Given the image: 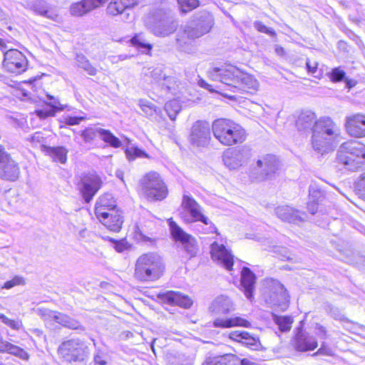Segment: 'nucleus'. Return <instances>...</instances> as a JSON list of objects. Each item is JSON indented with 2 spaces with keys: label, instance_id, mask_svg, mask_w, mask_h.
I'll return each instance as SVG.
<instances>
[{
  "label": "nucleus",
  "instance_id": "nucleus-51",
  "mask_svg": "<svg viewBox=\"0 0 365 365\" xmlns=\"http://www.w3.org/2000/svg\"><path fill=\"white\" fill-rule=\"evenodd\" d=\"M346 73L340 68H334L329 73V78L333 82H340L345 79Z\"/></svg>",
  "mask_w": 365,
  "mask_h": 365
},
{
  "label": "nucleus",
  "instance_id": "nucleus-64",
  "mask_svg": "<svg viewBox=\"0 0 365 365\" xmlns=\"http://www.w3.org/2000/svg\"><path fill=\"white\" fill-rule=\"evenodd\" d=\"M306 66L309 73H314L317 71L318 63L317 62L312 63L309 59H307Z\"/></svg>",
  "mask_w": 365,
  "mask_h": 365
},
{
  "label": "nucleus",
  "instance_id": "nucleus-60",
  "mask_svg": "<svg viewBox=\"0 0 365 365\" xmlns=\"http://www.w3.org/2000/svg\"><path fill=\"white\" fill-rule=\"evenodd\" d=\"M84 119L83 117L67 116L65 118V123L69 125H78Z\"/></svg>",
  "mask_w": 365,
  "mask_h": 365
},
{
  "label": "nucleus",
  "instance_id": "nucleus-21",
  "mask_svg": "<svg viewBox=\"0 0 365 365\" xmlns=\"http://www.w3.org/2000/svg\"><path fill=\"white\" fill-rule=\"evenodd\" d=\"M345 128L351 136L365 137V115L356 113L346 118Z\"/></svg>",
  "mask_w": 365,
  "mask_h": 365
},
{
  "label": "nucleus",
  "instance_id": "nucleus-29",
  "mask_svg": "<svg viewBox=\"0 0 365 365\" xmlns=\"http://www.w3.org/2000/svg\"><path fill=\"white\" fill-rule=\"evenodd\" d=\"M255 274L248 267H243L241 271V285L246 297L251 300L255 284Z\"/></svg>",
  "mask_w": 365,
  "mask_h": 365
},
{
  "label": "nucleus",
  "instance_id": "nucleus-33",
  "mask_svg": "<svg viewBox=\"0 0 365 365\" xmlns=\"http://www.w3.org/2000/svg\"><path fill=\"white\" fill-rule=\"evenodd\" d=\"M33 10L38 14L51 20L58 21L59 16L56 11L51 8L43 0H35L32 6Z\"/></svg>",
  "mask_w": 365,
  "mask_h": 365
},
{
  "label": "nucleus",
  "instance_id": "nucleus-32",
  "mask_svg": "<svg viewBox=\"0 0 365 365\" xmlns=\"http://www.w3.org/2000/svg\"><path fill=\"white\" fill-rule=\"evenodd\" d=\"M230 338L234 341L240 342L252 349H257L259 344V339L251 335L247 331H232L230 334Z\"/></svg>",
  "mask_w": 365,
  "mask_h": 365
},
{
  "label": "nucleus",
  "instance_id": "nucleus-46",
  "mask_svg": "<svg viewBox=\"0 0 365 365\" xmlns=\"http://www.w3.org/2000/svg\"><path fill=\"white\" fill-rule=\"evenodd\" d=\"M181 11L187 13L199 6L198 0H177Z\"/></svg>",
  "mask_w": 365,
  "mask_h": 365
},
{
  "label": "nucleus",
  "instance_id": "nucleus-36",
  "mask_svg": "<svg viewBox=\"0 0 365 365\" xmlns=\"http://www.w3.org/2000/svg\"><path fill=\"white\" fill-rule=\"evenodd\" d=\"M45 150L53 161L65 163L67 160L68 150L63 146L46 147Z\"/></svg>",
  "mask_w": 365,
  "mask_h": 365
},
{
  "label": "nucleus",
  "instance_id": "nucleus-47",
  "mask_svg": "<svg viewBox=\"0 0 365 365\" xmlns=\"http://www.w3.org/2000/svg\"><path fill=\"white\" fill-rule=\"evenodd\" d=\"M36 313L38 316H40L44 320H53L55 321L56 317L57 316L58 312L52 311L51 309L46 308H38L36 309Z\"/></svg>",
  "mask_w": 365,
  "mask_h": 365
},
{
  "label": "nucleus",
  "instance_id": "nucleus-59",
  "mask_svg": "<svg viewBox=\"0 0 365 365\" xmlns=\"http://www.w3.org/2000/svg\"><path fill=\"white\" fill-rule=\"evenodd\" d=\"M131 42L133 45L137 46L140 48H148V50H150L152 48V46L150 43H146L143 42L140 40V38L139 36H135L133 37L131 39Z\"/></svg>",
  "mask_w": 365,
  "mask_h": 365
},
{
  "label": "nucleus",
  "instance_id": "nucleus-7",
  "mask_svg": "<svg viewBox=\"0 0 365 365\" xmlns=\"http://www.w3.org/2000/svg\"><path fill=\"white\" fill-rule=\"evenodd\" d=\"M88 348L84 341L79 339L64 341L58 348V354L63 361L83 363L88 356Z\"/></svg>",
  "mask_w": 365,
  "mask_h": 365
},
{
  "label": "nucleus",
  "instance_id": "nucleus-42",
  "mask_svg": "<svg viewBox=\"0 0 365 365\" xmlns=\"http://www.w3.org/2000/svg\"><path fill=\"white\" fill-rule=\"evenodd\" d=\"M165 110L169 118L174 120L181 110V106L178 100L173 99L165 103Z\"/></svg>",
  "mask_w": 365,
  "mask_h": 365
},
{
  "label": "nucleus",
  "instance_id": "nucleus-35",
  "mask_svg": "<svg viewBox=\"0 0 365 365\" xmlns=\"http://www.w3.org/2000/svg\"><path fill=\"white\" fill-rule=\"evenodd\" d=\"M236 361L234 355L225 354L207 357L202 365H236Z\"/></svg>",
  "mask_w": 365,
  "mask_h": 365
},
{
  "label": "nucleus",
  "instance_id": "nucleus-4",
  "mask_svg": "<svg viewBox=\"0 0 365 365\" xmlns=\"http://www.w3.org/2000/svg\"><path fill=\"white\" fill-rule=\"evenodd\" d=\"M163 269L162 258L155 252H149L138 257L134 274L140 281H155L161 277Z\"/></svg>",
  "mask_w": 365,
  "mask_h": 365
},
{
  "label": "nucleus",
  "instance_id": "nucleus-34",
  "mask_svg": "<svg viewBox=\"0 0 365 365\" xmlns=\"http://www.w3.org/2000/svg\"><path fill=\"white\" fill-rule=\"evenodd\" d=\"M0 352H7L24 360H27L29 357V354L25 350L6 341L0 342Z\"/></svg>",
  "mask_w": 365,
  "mask_h": 365
},
{
  "label": "nucleus",
  "instance_id": "nucleus-11",
  "mask_svg": "<svg viewBox=\"0 0 365 365\" xmlns=\"http://www.w3.org/2000/svg\"><path fill=\"white\" fill-rule=\"evenodd\" d=\"M208 77L215 81L220 82L230 91L234 92V86L238 83L241 70L237 67L229 65L222 68H213L207 71Z\"/></svg>",
  "mask_w": 365,
  "mask_h": 365
},
{
  "label": "nucleus",
  "instance_id": "nucleus-40",
  "mask_svg": "<svg viewBox=\"0 0 365 365\" xmlns=\"http://www.w3.org/2000/svg\"><path fill=\"white\" fill-rule=\"evenodd\" d=\"M100 137L105 143L113 148H120L122 145L121 141L115 137L110 130L101 128Z\"/></svg>",
  "mask_w": 365,
  "mask_h": 365
},
{
  "label": "nucleus",
  "instance_id": "nucleus-58",
  "mask_svg": "<svg viewBox=\"0 0 365 365\" xmlns=\"http://www.w3.org/2000/svg\"><path fill=\"white\" fill-rule=\"evenodd\" d=\"M314 355H326V356H332L333 351L331 348L326 345L324 342L322 344L321 347L318 349V351L314 354Z\"/></svg>",
  "mask_w": 365,
  "mask_h": 365
},
{
  "label": "nucleus",
  "instance_id": "nucleus-61",
  "mask_svg": "<svg viewBox=\"0 0 365 365\" xmlns=\"http://www.w3.org/2000/svg\"><path fill=\"white\" fill-rule=\"evenodd\" d=\"M316 334L320 339H325L327 338L326 329L323 326L318 324L316 325Z\"/></svg>",
  "mask_w": 365,
  "mask_h": 365
},
{
  "label": "nucleus",
  "instance_id": "nucleus-3",
  "mask_svg": "<svg viewBox=\"0 0 365 365\" xmlns=\"http://www.w3.org/2000/svg\"><path fill=\"white\" fill-rule=\"evenodd\" d=\"M213 135L224 145H232L245 140V130L234 121L219 118L212 123Z\"/></svg>",
  "mask_w": 365,
  "mask_h": 365
},
{
  "label": "nucleus",
  "instance_id": "nucleus-63",
  "mask_svg": "<svg viewBox=\"0 0 365 365\" xmlns=\"http://www.w3.org/2000/svg\"><path fill=\"white\" fill-rule=\"evenodd\" d=\"M95 365H106L107 361L102 353H98L94 356Z\"/></svg>",
  "mask_w": 365,
  "mask_h": 365
},
{
  "label": "nucleus",
  "instance_id": "nucleus-43",
  "mask_svg": "<svg viewBox=\"0 0 365 365\" xmlns=\"http://www.w3.org/2000/svg\"><path fill=\"white\" fill-rule=\"evenodd\" d=\"M100 130L101 128L88 127L81 131V136L86 143H89L96 139L97 135H100Z\"/></svg>",
  "mask_w": 365,
  "mask_h": 365
},
{
  "label": "nucleus",
  "instance_id": "nucleus-53",
  "mask_svg": "<svg viewBox=\"0 0 365 365\" xmlns=\"http://www.w3.org/2000/svg\"><path fill=\"white\" fill-rule=\"evenodd\" d=\"M48 99L51 100V101L50 103H48V105L52 108L51 110H55V113L57 111H61L63 110L66 106L61 104L58 99H56L53 96L47 94Z\"/></svg>",
  "mask_w": 365,
  "mask_h": 365
},
{
  "label": "nucleus",
  "instance_id": "nucleus-20",
  "mask_svg": "<svg viewBox=\"0 0 365 365\" xmlns=\"http://www.w3.org/2000/svg\"><path fill=\"white\" fill-rule=\"evenodd\" d=\"M214 24L212 15L206 11H200L195 16V19L189 26H193V30L199 38L208 33Z\"/></svg>",
  "mask_w": 365,
  "mask_h": 365
},
{
  "label": "nucleus",
  "instance_id": "nucleus-56",
  "mask_svg": "<svg viewBox=\"0 0 365 365\" xmlns=\"http://www.w3.org/2000/svg\"><path fill=\"white\" fill-rule=\"evenodd\" d=\"M198 85L205 88V89H207L209 91L212 92V93H214V92H216V93H220L222 96H225V97H227L229 98H232V96H230L229 94L227 93H221L220 91H216L215 89H212V86L210 85L209 83H207L205 80L203 79H200L199 81H198Z\"/></svg>",
  "mask_w": 365,
  "mask_h": 365
},
{
  "label": "nucleus",
  "instance_id": "nucleus-17",
  "mask_svg": "<svg viewBox=\"0 0 365 365\" xmlns=\"http://www.w3.org/2000/svg\"><path fill=\"white\" fill-rule=\"evenodd\" d=\"M210 254L212 259L222 265L227 270L232 269L234 257L224 245L214 242L211 245Z\"/></svg>",
  "mask_w": 365,
  "mask_h": 365
},
{
  "label": "nucleus",
  "instance_id": "nucleus-57",
  "mask_svg": "<svg viewBox=\"0 0 365 365\" xmlns=\"http://www.w3.org/2000/svg\"><path fill=\"white\" fill-rule=\"evenodd\" d=\"M357 187L360 197L365 200V173L361 175Z\"/></svg>",
  "mask_w": 365,
  "mask_h": 365
},
{
  "label": "nucleus",
  "instance_id": "nucleus-15",
  "mask_svg": "<svg viewBox=\"0 0 365 365\" xmlns=\"http://www.w3.org/2000/svg\"><path fill=\"white\" fill-rule=\"evenodd\" d=\"M20 171L18 164L5 151L0 145V178L8 181H15L19 177Z\"/></svg>",
  "mask_w": 365,
  "mask_h": 365
},
{
  "label": "nucleus",
  "instance_id": "nucleus-23",
  "mask_svg": "<svg viewBox=\"0 0 365 365\" xmlns=\"http://www.w3.org/2000/svg\"><path fill=\"white\" fill-rule=\"evenodd\" d=\"M182 205L190 213L192 221L202 222L205 225L211 223L208 217L202 213L200 205L191 196L184 195Z\"/></svg>",
  "mask_w": 365,
  "mask_h": 365
},
{
  "label": "nucleus",
  "instance_id": "nucleus-48",
  "mask_svg": "<svg viewBox=\"0 0 365 365\" xmlns=\"http://www.w3.org/2000/svg\"><path fill=\"white\" fill-rule=\"evenodd\" d=\"M323 198V192L315 185H310L309 200L320 202L322 201Z\"/></svg>",
  "mask_w": 365,
  "mask_h": 365
},
{
  "label": "nucleus",
  "instance_id": "nucleus-8",
  "mask_svg": "<svg viewBox=\"0 0 365 365\" xmlns=\"http://www.w3.org/2000/svg\"><path fill=\"white\" fill-rule=\"evenodd\" d=\"M140 185L149 200H162L168 195L167 187L157 172H150L140 180Z\"/></svg>",
  "mask_w": 365,
  "mask_h": 365
},
{
  "label": "nucleus",
  "instance_id": "nucleus-25",
  "mask_svg": "<svg viewBox=\"0 0 365 365\" xmlns=\"http://www.w3.org/2000/svg\"><path fill=\"white\" fill-rule=\"evenodd\" d=\"M158 298L163 302L170 304H177L184 308H190L192 304V299L178 292L168 291L158 294Z\"/></svg>",
  "mask_w": 365,
  "mask_h": 365
},
{
  "label": "nucleus",
  "instance_id": "nucleus-30",
  "mask_svg": "<svg viewBox=\"0 0 365 365\" xmlns=\"http://www.w3.org/2000/svg\"><path fill=\"white\" fill-rule=\"evenodd\" d=\"M137 4V0H111L107 6L106 14L111 16H118Z\"/></svg>",
  "mask_w": 365,
  "mask_h": 365
},
{
  "label": "nucleus",
  "instance_id": "nucleus-45",
  "mask_svg": "<svg viewBox=\"0 0 365 365\" xmlns=\"http://www.w3.org/2000/svg\"><path fill=\"white\" fill-rule=\"evenodd\" d=\"M126 157L129 160H133L135 158H149L148 155L143 150L132 147L125 150Z\"/></svg>",
  "mask_w": 365,
  "mask_h": 365
},
{
  "label": "nucleus",
  "instance_id": "nucleus-50",
  "mask_svg": "<svg viewBox=\"0 0 365 365\" xmlns=\"http://www.w3.org/2000/svg\"><path fill=\"white\" fill-rule=\"evenodd\" d=\"M0 319L4 324L9 326L14 330H19L22 327V323L21 321L11 319L4 314H0Z\"/></svg>",
  "mask_w": 365,
  "mask_h": 365
},
{
  "label": "nucleus",
  "instance_id": "nucleus-31",
  "mask_svg": "<svg viewBox=\"0 0 365 365\" xmlns=\"http://www.w3.org/2000/svg\"><path fill=\"white\" fill-rule=\"evenodd\" d=\"M317 122L318 120H317L315 113L311 110H305L299 115L296 126L299 130H312L313 131Z\"/></svg>",
  "mask_w": 365,
  "mask_h": 365
},
{
  "label": "nucleus",
  "instance_id": "nucleus-1",
  "mask_svg": "<svg viewBox=\"0 0 365 365\" xmlns=\"http://www.w3.org/2000/svg\"><path fill=\"white\" fill-rule=\"evenodd\" d=\"M235 309V304L231 298L224 294L217 296L209 306V312L213 317L212 327L222 329L235 327H250L251 323L248 320L232 314Z\"/></svg>",
  "mask_w": 365,
  "mask_h": 365
},
{
  "label": "nucleus",
  "instance_id": "nucleus-39",
  "mask_svg": "<svg viewBox=\"0 0 365 365\" xmlns=\"http://www.w3.org/2000/svg\"><path fill=\"white\" fill-rule=\"evenodd\" d=\"M76 66L85 71L90 76H95L97 73V69L92 66L87 58L83 54H77L76 57Z\"/></svg>",
  "mask_w": 365,
  "mask_h": 365
},
{
  "label": "nucleus",
  "instance_id": "nucleus-26",
  "mask_svg": "<svg viewBox=\"0 0 365 365\" xmlns=\"http://www.w3.org/2000/svg\"><path fill=\"white\" fill-rule=\"evenodd\" d=\"M107 1L108 0H81L71 5L70 12L73 16H82L101 6Z\"/></svg>",
  "mask_w": 365,
  "mask_h": 365
},
{
  "label": "nucleus",
  "instance_id": "nucleus-5",
  "mask_svg": "<svg viewBox=\"0 0 365 365\" xmlns=\"http://www.w3.org/2000/svg\"><path fill=\"white\" fill-rule=\"evenodd\" d=\"M337 160L346 169L356 170L365 165V145L357 141L342 143L337 152Z\"/></svg>",
  "mask_w": 365,
  "mask_h": 365
},
{
  "label": "nucleus",
  "instance_id": "nucleus-41",
  "mask_svg": "<svg viewBox=\"0 0 365 365\" xmlns=\"http://www.w3.org/2000/svg\"><path fill=\"white\" fill-rule=\"evenodd\" d=\"M272 318L276 324L278 325L279 329L282 332H286L290 330L293 320L290 317L272 315Z\"/></svg>",
  "mask_w": 365,
  "mask_h": 365
},
{
  "label": "nucleus",
  "instance_id": "nucleus-13",
  "mask_svg": "<svg viewBox=\"0 0 365 365\" xmlns=\"http://www.w3.org/2000/svg\"><path fill=\"white\" fill-rule=\"evenodd\" d=\"M278 170L279 161L277 158L273 155H266L257 160L255 168L256 173L252 174V178L257 181L271 179Z\"/></svg>",
  "mask_w": 365,
  "mask_h": 365
},
{
  "label": "nucleus",
  "instance_id": "nucleus-9",
  "mask_svg": "<svg viewBox=\"0 0 365 365\" xmlns=\"http://www.w3.org/2000/svg\"><path fill=\"white\" fill-rule=\"evenodd\" d=\"M146 27L156 36L165 37L173 34L177 24L158 11L149 14L145 20Z\"/></svg>",
  "mask_w": 365,
  "mask_h": 365
},
{
  "label": "nucleus",
  "instance_id": "nucleus-27",
  "mask_svg": "<svg viewBox=\"0 0 365 365\" xmlns=\"http://www.w3.org/2000/svg\"><path fill=\"white\" fill-rule=\"evenodd\" d=\"M197 35L194 30L193 26H186L184 29L179 31L177 35L176 43L179 48L185 52H190L193 47V41L199 38L195 36Z\"/></svg>",
  "mask_w": 365,
  "mask_h": 365
},
{
  "label": "nucleus",
  "instance_id": "nucleus-44",
  "mask_svg": "<svg viewBox=\"0 0 365 365\" xmlns=\"http://www.w3.org/2000/svg\"><path fill=\"white\" fill-rule=\"evenodd\" d=\"M138 105L140 106L144 115L147 117L152 116L157 112V107L146 99H140Z\"/></svg>",
  "mask_w": 365,
  "mask_h": 365
},
{
  "label": "nucleus",
  "instance_id": "nucleus-28",
  "mask_svg": "<svg viewBox=\"0 0 365 365\" xmlns=\"http://www.w3.org/2000/svg\"><path fill=\"white\" fill-rule=\"evenodd\" d=\"M293 345L299 351H307L316 349L318 344L314 336L299 330L295 335Z\"/></svg>",
  "mask_w": 365,
  "mask_h": 365
},
{
  "label": "nucleus",
  "instance_id": "nucleus-62",
  "mask_svg": "<svg viewBox=\"0 0 365 365\" xmlns=\"http://www.w3.org/2000/svg\"><path fill=\"white\" fill-rule=\"evenodd\" d=\"M319 204V202L309 200V202H307V209L312 215H314L317 212Z\"/></svg>",
  "mask_w": 365,
  "mask_h": 365
},
{
  "label": "nucleus",
  "instance_id": "nucleus-55",
  "mask_svg": "<svg viewBox=\"0 0 365 365\" xmlns=\"http://www.w3.org/2000/svg\"><path fill=\"white\" fill-rule=\"evenodd\" d=\"M24 284V280L23 277H19V276H15L11 280L6 281L4 284L2 288L9 289L15 286Z\"/></svg>",
  "mask_w": 365,
  "mask_h": 365
},
{
  "label": "nucleus",
  "instance_id": "nucleus-14",
  "mask_svg": "<svg viewBox=\"0 0 365 365\" xmlns=\"http://www.w3.org/2000/svg\"><path fill=\"white\" fill-rule=\"evenodd\" d=\"M211 140L210 125L206 120L195 121L190 129V142L193 146L205 147Z\"/></svg>",
  "mask_w": 365,
  "mask_h": 365
},
{
  "label": "nucleus",
  "instance_id": "nucleus-6",
  "mask_svg": "<svg viewBox=\"0 0 365 365\" xmlns=\"http://www.w3.org/2000/svg\"><path fill=\"white\" fill-rule=\"evenodd\" d=\"M115 207V200L109 193L101 195L96 202V215L107 228H121L123 220L120 215L114 210Z\"/></svg>",
  "mask_w": 365,
  "mask_h": 365
},
{
  "label": "nucleus",
  "instance_id": "nucleus-22",
  "mask_svg": "<svg viewBox=\"0 0 365 365\" xmlns=\"http://www.w3.org/2000/svg\"><path fill=\"white\" fill-rule=\"evenodd\" d=\"M275 213L281 220L297 224L307 219L305 212L294 209L289 205H280L275 209Z\"/></svg>",
  "mask_w": 365,
  "mask_h": 365
},
{
  "label": "nucleus",
  "instance_id": "nucleus-37",
  "mask_svg": "<svg viewBox=\"0 0 365 365\" xmlns=\"http://www.w3.org/2000/svg\"><path fill=\"white\" fill-rule=\"evenodd\" d=\"M180 85V82L175 76H166L160 86L166 92L172 95H176L179 91Z\"/></svg>",
  "mask_w": 365,
  "mask_h": 365
},
{
  "label": "nucleus",
  "instance_id": "nucleus-38",
  "mask_svg": "<svg viewBox=\"0 0 365 365\" xmlns=\"http://www.w3.org/2000/svg\"><path fill=\"white\" fill-rule=\"evenodd\" d=\"M55 322L64 327L71 329H78L82 327L81 323L78 321L71 318L67 314L61 312H58Z\"/></svg>",
  "mask_w": 365,
  "mask_h": 365
},
{
  "label": "nucleus",
  "instance_id": "nucleus-54",
  "mask_svg": "<svg viewBox=\"0 0 365 365\" xmlns=\"http://www.w3.org/2000/svg\"><path fill=\"white\" fill-rule=\"evenodd\" d=\"M254 26L259 32L267 34L271 36H274L276 35V33L273 29L266 26L261 21L255 22Z\"/></svg>",
  "mask_w": 365,
  "mask_h": 365
},
{
  "label": "nucleus",
  "instance_id": "nucleus-16",
  "mask_svg": "<svg viewBox=\"0 0 365 365\" xmlns=\"http://www.w3.org/2000/svg\"><path fill=\"white\" fill-rule=\"evenodd\" d=\"M250 149L247 147L228 149L223 155V162L230 169H237L250 158Z\"/></svg>",
  "mask_w": 365,
  "mask_h": 365
},
{
  "label": "nucleus",
  "instance_id": "nucleus-49",
  "mask_svg": "<svg viewBox=\"0 0 365 365\" xmlns=\"http://www.w3.org/2000/svg\"><path fill=\"white\" fill-rule=\"evenodd\" d=\"M150 77L155 81L159 86L163 80L165 79L166 75L164 73L163 69L160 67L154 68L150 72Z\"/></svg>",
  "mask_w": 365,
  "mask_h": 365
},
{
  "label": "nucleus",
  "instance_id": "nucleus-10",
  "mask_svg": "<svg viewBox=\"0 0 365 365\" xmlns=\"http://www.w3.org/2000/svg\"><path fill=\"white\" fill-rule=\"evenodd\" d=\"M267 290L264 299L270 307H277L285 310L288 307L289 295L284 285L277 279L267 280Z\"/></svg>",
  "mask_w": 365,
  "mask_h": 365
},
{
  "label": "nucleus",
  "instance_id": "nucleus-12",
  "mask_svg": "<svg viewBox=\"0 0 365 365\" xmlns=\"http://www.w3.org/2000/svg\"><path fill=\"white\" fill-rule=\"evenodd\" d=\"M28 63L26 56L17 49H9L4 53L2 66L8 73L21 74L27 70Z\"/></svg>",
  "mask_w": 365,
  "mask_h": 365
},
{
  "label": "nucleus",
  "instance_id": "nucleus-24",
  "mask_svg": "<svg viewBox=\"0 0 365 365\" xmlns=\"http://www.w3.org/2000/svg\"><path fill=\"white\" fill-rule=\"evenodd\" d=\"M238 83L234 86V92L254 93L259 89L258 81L252 75L241 70V75L239 76Z\"/></svg>",
  "mask_w": 365,
  "mask_h": 365
},
{
  "label": "nucleus",
  "instance_id": "nucleus-2",
  "mask_svg": "<svg viewBox=\"0 0 365 365\" xmlns=\"http://www.w3.org/2000/svg\"><path fill=\"white\" fill-rule=\"evenodd\" d=\"M340 133L339 127L331 118H320L313 129L311 138L312 149L321 155L332 151L339 140Z\"/></svg>",
  "mask_w": 365,
  "mask_h": 365
},
{
  "label": "nucleus",
  "instance_id": "nucleus-52",
  "mask_svg": "<svg viewBox=\"0 0 365 365\" xmlns=\"http://www.w3.org/2000/svg\"><path fill=\"white\" fill-rule=\"evenodd\" d=\"M105 239L110 241L115 244V249L118 252H122L127 249V242L125 238L117 240L110 237H106Z\"/></svg>",
  "mask_w": 365,
  "mask_h": 365
},
{
  "label": "nucleus",
  "instance_id": "nucleus-18",
  "mask_svg": "<svg viewBox=\"0 0 365 365\" xmlns=\"http://www.w3.org/2000/svg\"><path fill=\"white\" fill-rule=\"evenodd\" d=\"M173 238L181 243L183 250L190 257L196 256L199 247L194 237L184 232V230H170Z\"/></svg>",
  "mask_w": 365,
  "mask_h": 365
},
{
  "label": "nucleus",
  "instance_id": "nucleus-19",
  "mask_svg": "<svg viewBox=\"0 0 365 365\" xmlns=\"http://www.w3.org/2000/svg\"><path fill=\"white\" fill-rule=\"evenodd\" d=\"M101 185L100 178L93 174H88L81 179L80 190L86 202H89Z\"/></svg>",
  "mask_w": 365,
  "mask_h": 365
}]
</instances>
